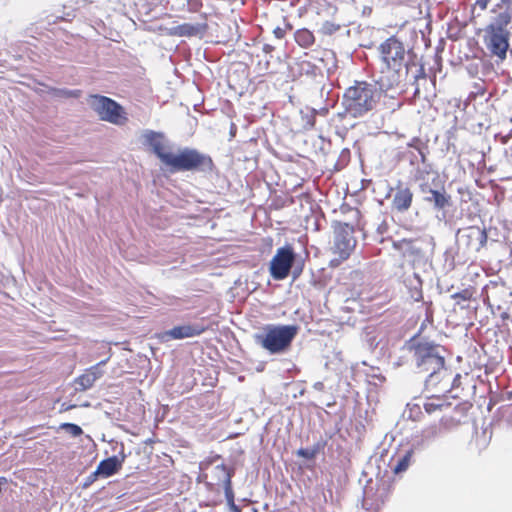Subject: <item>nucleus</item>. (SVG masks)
<instances>
[{"instance_id":"412c9836","label":"nucleus","mask_w":512,"mask_h":512,"mask_svg":"<svg viewBox=\"0 0 512 512\" xmlns=\"http://www.w3.org/2000/svg\"><path fill=\"white\" fill-rule=\"evenodd\" d=\"M213 477L217 480V484L222 483L224 486V492L232 489L231 478L233 475V471L228 469L224 464L216 465L213 468Z\"/></svg>"},{"instance_id":"423d86ee","label":"nucleus","mask_w":512,"mask_h":512,"mask_svg":"<svg viewBox=\"0 0 512 512\" xmlns=\"http://www.w3.org/2000/svg\"><path fill=\"white\" fill-rule=\"evenodd\" d=\"M87 101L90 108L103 121L114 125H123L128 120L124 108L109 97L94 94L90 95Z\"/></svg>"},{"instance_id":"2eb2a0df","label":"nucleus","mask_w":512,"mask_h":512,"mask_svg":"<svg viewBox=\"0 0 512 512\" xmlns=\"http://www.w3.org/2000/svg\"><path fill=\"white\" fill-rule=\"evenodd\" d=\"M410 178L417 184L418 191L421 192L424 187L431 186L438 181V174L432 171L431 163L427 162L421 166L411 168Z\"/></svg>"},{"instance_id":"6ab92c4d","label":"nucleus","mask_w":512,"mask_h":512,"mask_svg":"<svg viewBox=\"0 0 512 512\" xmlns=\"http://www.w3.org/2000/svg\"><path fill=\"white\" fill-rule=\"evenodd\" d=\"M511 20L512 15L507 9L495 16L493 21L486 27L485 30L490 32L510 33V31L507 29V26L511 23Z\"/></svg>"},{"instance_id":"20e7f679","label":"nucleus","mask_w":512,"mask_h":512,"mask_svg":"<svg viewBox=\"0 0 512 512\" xmlns=\"http://www.w3.org/2000/svg\"><path fill=\"white\" fill-rule=\"evenodd\" d=\"M298 330L297 325L268 324L254 334V341L270 354H281L289 349Z\"/></svg>"},{"instance_id":"39448f33","label":"nucleus","mask_w":512,"mask_h":512,"mask_svg":"<svg viewBox=\"0 0 512 512\" xmlns=\"http://www.w3.org/2000/svg\"><path fill=\"white\" fill-rule=\"evenodd\" d=\"M171 171H200L204 173L212 172L214 164L212 158L193 148H184L177 154L171 153L166 164Z\"/></svg>"},{"instance_id":"a211bd4d","label":"nucleus","mask_w":512,"mask_h":512,"mask_svg":"<svg viewBox=\"0 0 512 512\" xmlns=\"http://www.w3.org/2000/svg\"><path fill=\"white\" fill-rule=\"evenodd\" d=\"M125 458L126 455L122 449L120 455H114L100 461L96 469V474H100V476L103 477H110L116 474L121 469Z\"/></svg>"},{"instance_id":"b1692460","label":"nucleus","mask_w":512,"mask_h":512,"mask_svg":"<svg viewBox=\"0 0 512 512\" xmlns=\"http://www.w3.org/2000/svg\"><path fill=\"white\" fill-rule=\"evenodd\" d=\"M363 341L369 350H374L380 343L378 330L374 326H367L363 332Z\"/></svg>"},{"instance_id":"393cba45","label":"nucleus","mask_w":512,"mask_h":512,"mask_svg":"<svg viewBox=\"0 0 512 512\" xmlns=\"http://www.w3.org/2000/svg\"><path fill=\"white\" fill-rule=\"evenodd\" d=\"M414 451H416V450L413 449V447L411 446V448L409 450L405 451V453L403 455H400L396 459V463L394 464V467H393V471L395 474L403 473L408 469V467L411 464V459H412Z\"/></svg>"},{"instance_id":"49530a36","label":"nucleus","mask_w":512,"mask_h":512,"mask_svg":"<svg viewBox=\"0 0 512 512\" xmlns=\"http://www.w3.org/2000/svg\"><path fill=\"white\" fill-rule=\"evenodd\" d=\"M459 378H460V375H459V374H457V375L454 377V379H453L454 383H457V380H459Z\"/></svg>"},{"instance_id":"9b49d317","label":"nucleus","mask_w":512,"mask_h":512,"mask_svg":"<svg viewBox=\"0 0 512 512\" xmlns=\"http://www.w3.org/2000/svg\"><path fill=\"white\" fill-rule=\"evenodd\" d=\"M510 33L490 32L485 30L484 43L492 56L504 61L509 49Z\"/></svg>"},{"instance_id":"f3484780","label":"nucleus","mask_w":512,"mask_h":512,"mask_svg":"<svg viewBox=\"0 0 512 512\" xmlns=\"http://www.w3.org/2000/svg\"><path fill=\"white\" fill-rule=\"evenodd\" d=\"M413 196L412 190L399 182L392 199V207L400 213L406 212L412 205Z\"/></svg>"},{"instance_id":"1a4fd4ad","label":"nucleus","mask_w":512,"mask_h":512,"mask_svg":"<svg viewBox=\"0 0 512 512\" xmlns=\"http://www.w3.org/2000/svg\"><path fill=\"white\" fill-rule=\"evenodd\" d=\"M296 262V254L291 246L280 247L270 261L269 271L274 280L287 278Z\"/></svg>"},{"instance_id":"ea45409f","label":"nucleus","mask_w":512,"mask_h":512,"mask_svg":"<svg viewBox=\"0 0 512 512\" xmlns=\"http://www.w3.org/2000/svg\"><path fill=\"white\" fill-rule=\"evenodd\" d=\"M293 278L296 279L302 273V265H293Z\"/></svg>"},{"instance_id":"6e6552de","label":"nucleus","mask_w":512,"mask_h":512,"mask_svg":"<svg viewBox=\"0 0 512 512\" xmlns=\"http://www.w3.org/2000/svg\"><path fill=\"white\" fill-rule=\"evenodd\" d=\"M419 193L422 201L437 213L439 220L446 217V211L452 206V198L443 185L439 186L437 181L431 186L424 187Z\"/></svg>"},{"instance_id":"c9c22d12","label":"nucleus","mask_w":512,"mask_h":512,"mask_svg":"<svg viewBox=\"0 0 512 512\" xmlns=\"http://www.w3.org/2000/svg\"><path fill=\"white\" fill-rule=\"evenodd\" d=\"M98 476H100V474H96V470L87 476L83 482V488H88L92 483H94Z\"/></svg>"},{"instance_id":"aec40b11","label":"nucleus","mask_w":512,"mask_h":512,"mask_svg":"<svg viewBox=\"0 0 512 512\" xmlns=\"http://www.w3.org/2000/svg\"><path fill=\"white\" fill-rule=\"evenodd\" d=\"M175 34L181 37L202 35L207 30L206 23H183L174 28Z\"/></svg>"},{"instance_id":"72a5a7b5","label":"nucleus","mask_w":512,"mask_h":512,"mask_svg":"<svg viewBox=\"0 0 512 512\" xmlns=\"http://www.w3.org/2000/svg\"><path fill=\"white\" fill-rule=\"evenodd\" d=\"M296 454L300 457H303L307 460H313L316 456L313 454V451L308 448H300L297 450Z\"/></svg>"},{"instance_id":"7ed1b4c3","label":"nucleus","mask_w":512,"mask_h":512,"mask_svg":"<svg viewBox=\"0 0 512 512\" xmlns=\"http://www.w3.org/2000/svg\"><path fill=\"white\" fill-rule=\"evenodd\" d=\"M382 90L379 89L377 80L375 83L356 81L353 86L348 87L343 95L341 105L344 109L339 116L343 118H359L372 111L379 99Z\"/></svg>"},{"instance_id":"f8f14e48","label":"nucleus","mask_w":512,"mask_h":512,"mask_svg":"<svg viewBox=\"0 0 512 512\" xmlns=\"http://www.w3.org/2000/svg\"><path fill=\"white\" fill-rule=\"evenodd\" d=\"M441 434L442 428L439 424L428 425L413 435L411 446L416 451H422L428 448Z\"/></svg>"},{"instance_id":"0eeeda50","label":"nucleus","mask_w":512,"mask_h":512,"mask_svg":"<svg viewBox=\"0 0 512 512\" xmlns=\"http://www.w3.org/2000/svg\"><path fill=\"white\" fill-rule=\"evenodd\" d=\"M355 228L348 223L338 222L334 225L331 251L337 256L333 259L338 263L348 259L356 247L357 240L354 236Z\"/></svg>"},{"instance_id":"c756f323","label":"nucleus","mask_w":512,"mask_h":512,"mask_svg":"<svg viewBox=\"0 0 512 512\" xmlns=\"http://www.w3.org/2000/svg\"><path fill=\"white\" fill-rule=\"evenodd\" d=\"M407 149L412 150H428L427 142L418 137H413L407 144Z\"/></svg>"},{"instance_id":"9d476101","label":"nucleus","mask_w":512,"mask_h":512,"mask_svg":"<svg viewBox=\"0 0 512 512\" xmlns=\"http://www.w3.org/2000/svg\"><path fill=\"white\" fill-rule=\"evenodd\" d=\"M487 239L486 230L475 226L459 229L456 234L457 246L465 252L479 251L486 245Z\"/></svg>"},{"instance_id":"58836bf2","label":"nucleus","mask_w":512,"mask_h":512,"mask_svg":"<svg viewBox=\"0 0 512 512\" xmlns=\"http://www.w3.org/2000/svg\"><path fill=\"white\" fill-rule=\"evenodd\" d=\"M285 33H286V30L281 28V27H276V28L273 29V35L278 40L283 39L284 36H285Z\"/></svg>"},{"instance_id":"dca6fc26","label":"nucleus","mask_w":512,"mask_h":512,"mask_svg":"<svg viewBox=\"0 0 512 512\" xmlns=\"http://www.w3.org/2000/svg\"><path fill=\"white\" fill-rule=\"evenodd\" d=\"M204 331L205 328L199 324L180 325L163 332L160 338L162 341H168L170 339H185L199 336Z\"/></svg>"},{"instance_id":"7c9ffc66","label":"nucleus","mask_w":512,"mask_h":512,"mask_svg":"<svg viewBox=\"0 0 512 512\" xmlns=\"http://www.w3.org/2000/svg\"><path fill=\"white\" fill-rule=\"evenodd\" d=\"M339 29H340V25H338V24H336L334 22H331V21H325L322 24V26L320 28V31L324 35H332L336 31H338Z\"/></svg>"},{"instance_id":"4468645a","label":"nucleus","mask_w":512,"mask_h":512,"mask_svg":"<svg viewBox=\"0 0 512 512\" xmlns=\"http://www.w3.org/2000/svg\"><path fill=\"white\" fill-rule=\"evenodd\" d=\"M107 361L108 359L100 361L78 376L74 380L75 390L86 391L90 389L94 383L103 376L104 371L102 370V367L107 363Z\"/></svg>"},{"instance_id":"473e14b6","label":"nucleus","mask_w":512,"mask_h":512,"mask_svg":"<svg viewBox=\"0 0 512 512\" xmlns=\"http://www.w3.org/2000/svg\"><path fill=\"white\" fill-rule=\"evenodd\" d=\"M471 296H472V293L468 289H464V290H462L460 292H456V293L451 295V297L454 300H456L457 304H460L461 301H468V300H470Z\"/></svg>"},{"instance_id":"c03bdc74","label":"nucleus","mask_w":512,"mask_h":512,"mask_svg":"<svg viewBox=\"0 0 512 512\" xmlns=\"http://www.w3.org/2000/svg\"><path fill=\"white\" fill-rule=\"evenodd\" d=\"M501 5L510 8L512 6V0H500V4H498L497 6L500 7Z\"/></svg>"},{"instance_id":"cd10ccee","label":"nucleus","mask_w":512,"mask_h":512,"mask_svg":"<svg viewBox=\"0 0 512 512\" xmlns=\"http://www.w3.org/2000/svg\"><path fill=\"white\" fill-rule=\"evenodd\" d=\"M299 68L302 74L315 77L318 74H320L321 69L316 66L315 64L309 62V61H302L299 64Z\"/></svg>"},{"instance_id":"f704fd0d","label":"nucleus","mask_w":512,"mask_h":512,"mask_svg":"<svg viewBox=\"0 0 512 512\" xmlns=\"http://www.w3.org/2000/svg\"><path fill=\"white\" fill-rule=\"evenodd\" d=\"M202 6L201 0H189L187 3V9L190 12H197Z\"/></svg>"},{"instance_id":"5701e85b","label":"nucleus","mask_w":512,"mask_h":512,"mask_svg":"<svg viewBox=\"0 0 512 512\" xmlns=\"http://www.w3.org/2000/svg\"><path fill=\"white\" fill-rule=\"evenodd\" d=\"M406 282L411 292V298L420 301L422 299V280L420 276L413 273L412 276L407 277Z\"/></svg>"},{"instance_id":"e433bc0d","label":"nucleus","mask_w":512,"mask_h":512,"mask_svg":"<svg viewBox=\"0 0 512 512\" xmlns=\"http://www.w3.org/2000/svg\"><path fill=\"white\" fill-rule=\"evenodd\" d=\"M325 445H326V442H325V441L320 440V441L316 442L313 446H311V447H309V448L313 451V454H314L315 456H317V454H318L321 450H323V449H324Z\"/></svg>"},{"instance_id":"4be33fe9","label":"nucleus","mask_w":512,"mask_h":512,"mask_svg":"<svg viewBox=\"0 0 512 512\" xmlns=\"http://www.w3.org/2000/svg\"><path fill=\"white\" fill-rule=\"evenodd\" d=\"M427 154L428 150L406 149L403 151V159L408 161L412 168H415L428 162Z\"/></svg>"},{"instance_id":"a878e982","label":"nucleus","mask_w":512,"mask_h":512,"mask_svg":"<svg viewBox=\"0 0 512 512\" xmlns=\"http://www.w3.org/2000/svg\"><path fill=\"white\" fill-rule=\"evenodd\" d=\"M450 403L440 397H432L423 403V408L428 414L441 411L444 407H448Z\"/></svg>"},{"instance_id":"ddd939ff","label":"nucleus","mask_w":512,"mask_h":512,"mask_svg":"<svg viewBox=\"0 0 512 512\" xmlns=\"http://www.w3.org/2000/svg\"><path fill=\"white\" fill-rule=\"evenodd\" d=\"M163 139L162 133L153 130H145L142 134L143 144L149 146L160 161L166 165L171 152L165 151Z\"/></svg>"},{"instance_id":"4c0bfd02","label":"nucleus","mask_w":512,"mask_h":512,"mask_svg":"<svg viewBox=\"0 0 512 512\" xmlns=\"http://www.w3.org/2000/svg\"><path fill=\"white\" fill-rule=\"evenodd\" d=\"M350 159V150L348 148H344L339 156V162L343 165L346 164Z\"/></svg>"},{"instance_id":"79ce46f5","label":"nucleus","mask_w":512,"mask_h":512,"mask_svg":"<svg viewBox=\"0 0 512 512\" xmlns=\"http://www.w3.org/2000/svg\"><path fill=\"white\" fill-rule=\"evenodd\" d=\"M275 47L271 44H263L262 51L265 54H271L274 51Z\"/></svg>"},{"instance_id":"37998d69","label":"nucleus","mask_w":512,"mask_h":512,"mask_svg":"<svg viewBox=\"0 0 512 512\" xmlns=\"http://www.w3.org/2000/svg\"><path fill=\"white\" fill-rule=\"evenodd\" d=\"M324 383L321 381L315 382L313 385V388L317 391H323L324 390Z\"/></svg>"},{"instance_id":"f257e3e1","label":"nucleus","mask_w":512,"mask_h":512,"mask_svg":"<svg viewBox=\"0 0 512 512\" xmlns=\"http://www.w3.org/2000/svg\"><path fill=\"white\" fill-rule=\"evenodd\" d=\"M378 51L381 60L379 89L388 91L410 84L414 86V96L419 97L422 82H427L426 72L423 65L412 60L403 42L391 36L380 44Z\"/></svg>"},{"instance_id":"bb28decb","label":"nucleus","mask_w":512,"mask_h":512,"mask_svg":"<svg viewBox=\"0 0 512 512\" xmlns=\"http://www.w3.org/2000/svg\"><path fill=\"white\" fill-rule=\"evenodd\" d=\"M295 41L298 45L304 48H308L313 45L315 38L311 31L308 29H299L295 33Z\"/></svg>"},{"instance_id":"c85d7f7f","label":"nucleus","mask_w":512,"mask_h":512,"mask_svg":"<svg viewBox=\"0 0 512 512\" xmlns=\"http://www.w3.org/2000/svg\"><path fill=\"white\" fill-rule=\"evenodd\" d=\"M60 428L73 437H78L83 433L82 428L74 423H62Z\"/></svg>"},{"instance_id":"a18cd8bd","label":"nucleus","mask_w":512,"mask_h":512,"mask_svg":"<svg viewBox=\"0 0 512 512\" xmlns=\"http://www.w3.org/2000/svg\"><path fill=\"white\" fill-rule=\"evenodd\" d=\"M64 93L67 96H75L76 95V93L74 91H65Z\"/></svg>"},{"instance_id":"a19ab883","label":"nucleus","mask_w":512,"mask_h":512,"mask_svg":"<svg viewBox=\"0 0 512 512\" xmlns=\"http://www.w3.org/2000/svg\"><path fill=\"white\" fill-rule=\"evenodd\" d=\"M490 0H476L475 4L481 9L486 10Z\"/></svg>"},{"instance_id":"f03ea898","label":"nucleus","mask_w":512,"mask_h":512,"mask_svg":"<svg viewBox=\"0 0 512 512\" xmlns=\"http://www.w3.org/2000/svg\"><path fill=\"white\" fill-rule=\"evenodd\" d=\"M407 349L413 354V361L419 373H427L426 388L442 385L447 391L451 373L445 367L444 348L433 341L413 336L406 342Z\"/></svg>"},{"instance_id":"2f4dec72","label":"nucleus","mask_w":512,"mask_h":512,"mask_svg":"<svg viewBox=\"0 0 512 512\" xmlns=\"http://www.w3.org/2000/svg\"><path fill=\"white\" fill-rule=\"evenodd\" d=\"M225 498L227 501V505L229 507L230 512H241V509L239 506H237L234 502V492L233 489H229L228 491H225Z\"/></svg>"}]
</instances>
